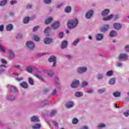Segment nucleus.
<instances>
[{
    "mask_svg": "<svg viewBox=\"0 0 129 129\" xmlns=\"http://www.w3.org/2000/svg\"><path fill=\"white\" fill-rule=\"evenodd\" d=\"M113 74V72H112V71H109L108 72H107L106 73V75L107 76H111V75H112V74Z\"/></svg>",
    "mask_w": 129,
    "mask_h": 129,
    "instance_id": "obj_34",
    "label": "nucleus"
},
{
    "mask_svg": "<svg viewBox=\"0 0 129 129\" xmlns=\"http://www.w3.org/2000/svg\"><path fill=\"white\" fill-rule=\"evenodd\" d=\"M29 83L31 84V85H34V81L33 80V79L31 78H29L28 79Z\"/></svg>",
    "mask_w": 129,
    "mask_h": 129,
    "instance_id": "obj_31",
    "label": "nucleus"
},
{
    "mask_svg": "<svg viewBox=\"0 0 129 129\" xmlns=\"http://www.w3.org/2000/svg\"><path fill=\"white\" fill-rule=\"evenodd\" d=\"M122 64L120 63H118L117 64V67H120V66H122Z\"/></svg>",
    "mask_w": 129,
    "mask_h": 129,
    "instance_id": "obj_63",
    "label": "nucleus"
},
{
    "mask_svg": "<svg viewBox=\"0 0 129 129\" xmlns=\"http://www.w3.org/2000/svg\"><path fill=\"white\" fill-rule=\"evenodd\" d=\"M52 21H53V19L51 17H50L49 18L47 19L46 20H45V24L46 25H48V24H50L51 23V22H52Z\"/></svg>",
    "mask_w": 129,
    "mask_h": 129,
    "instance_id": "obj_27",
    "label": "nucleus"
},
{
    "mask_svg": "<svg viewBox=\"0 0 129 129\" xmlns=\"http://www.w3.org/2000/svg\"><path fill=\"white\" fill-rule=\"evenodd\" d=\"M72 122H73V124H76V123H77V122H78V119L76 118H75L73 119Z\"/></svg>",
    "mask_w": 129,
    "mask_h": 129,
    "instance_id": "obj_37",
    "label": "nucleus"
},
{
    "mask_svg": "<svg viewBox=\"0 0 129 129\" xmlns=\"http://www.w3.org/2000/svg\"><path fill=\"white\" fill-rule=\"evenodd\" d=\"M123 114L124 115H125V116H127L128 115H129V110H127L126 111L124 112Z\"/></svg>",
    "mask_w": 129,
    "mask_h": 129,
    "instance_id": "obj_43",
    "label": "nucleus"
},
{
    "mask_svg": "<svg viewBox=\"0 0 129 129\" xmlns=\"http://www.w3.org/2000/svg\"><path fill=\"white\" fill-rule=\"evenodd\" d=\"M43 72H44V73H47L49 76H53V75H54V73H53L52 71L43 70Z\"/></svg>",
    "mask_w": 129,
    "mask_h": 129,
    "instance_id": "obj_9",
    "label": "nucleus"
},
{
    "mask_svg": "<svg viewBox=\"0 0 129 129\" xmlns=\"http://www.w3.org/2000/svg\"><path fill=\"white\" fill-rule=\"evenodd\" d=\"M48 61L50 62V63L53 62V66L55 67V65L56 64V57L53 55L50 56L48 59Z\"/></svg>",
    "mask_w": 129,
    "mask_h": 129,
    "instance_id": "obj_5",
    "label": "nucleus"
},
{
    "mask_svg": "<svg viewBox=\"0 0 129 129\" xmlns=\"http://www.w3.org/2000/svg\"><path fill=\"white\" fill-rule=\"evenodd\" d=\"M27 9H32V5H27Z\"/></svg>",
    "mask_w": 129,
    "mask_h": 129,
    "instance_id": "obj_59",
    "label": "nucleus"
},
{
    "mask_svg": "<svg viewBox=\"0 0 129 129\" xmlns=\"http://www.w3.org/2000/svg\"><path fill=\"white\" fill-rule=\"evenodd\" d=\"M53 123L54 124V125H55V126H58V123H57V122L53 121Z\"/></svg>",
    "mask_w": 129,
    "mask_h": 129,
    "instance_id": "obj_58",
    "label": "nucleus"
},
{
    "mask_svg": "<svg viewBox=\"0 0 129 129\" xmlns=\"http://www.w3.org/2000/svg\"><path fill=\"white\" fill-rule=\"evenodd\" d=\"M83 84V86H86L87 85H88V83H87V82H83L82 83Z\"/></svg>",
    "mask_w": 129,
    "mask_h": 129,
    "instance_id": "obj_53",
    "label": "nucleus"
},
{
    "mask_svg": "<svg viewBox=\"0 0 129 129\" xmlns=\"http://www.w3.org/2000/svg\"><path fill=\"white\" fill-rule=\"evenodd\" d=\"M80 129H88V128L86 126H84L83 127L80 128Z\"/></svg>",
    "mask_w": 129,
    "mask_h": 129,
    "instance_id": "obj_62",
    "label": "nucleus"
},
{
    "mask_svg": "<svg viewBox=\"0 0 129 129\" xmlns=\"http://www.w3.org/2000/svg\"><path fill=\"white\" fill-rule=\"evenodd\" d=\"M0 50L2 52L6 53V49L3 47V46L0 45Z\"/></svg>",
    "mask_w": 129,
    "mask_h": 129,
    "instance_id": "obj_40",
    "label": "nucleus"
},
{
    "mask_svg": "<svg viewBox=\"0 0 129 129\" xmlns=\"http://www.w3.org/2000/svg\"><path fill=\"white\" fill-rule=\"evenodd\" d=\"M57 112V111L55 110H53L50 113V116H54L55 114H56V113Z\"/></svg>",
    "mask_w": 129,
    "mask_h": 129,
    "instance_id": "obj_35",
    "label": "nucleus"
},
{
    "mask_svg": "<svg viewBox=\"0 0 129 129\" xmlns=\"http://www.w3.org/2000/svg\"><path fill=\"white\" fill-rule=\"evenodd\" d=\"M92 15H93V12L92 11H89L86 14L85 17L86 19H90L92 17Z\"/></svg>",
    "mask_w": 129,
    "mask_h": 129,
    "instance_id": "obj_8",
    "label": "nucleus"
},
{
    "mask_svg": "<svg viewBox=\"0 0 129 129\" xmlns=\"http://www.w3.org/2000/svg\"><path fill=\"white\" fill-rule=\"evenodd\" d=\"M8 3V0H3L0 3V6H5Z\"/></svg>",
    "mask_w": 129,
    "mask_h": 129,
    "instance_id": "obj_32",
    "label": "nucleus"
},
{
    "mask_svg": "<svg viewBox=\"0 0 129 129\" xmlns=\"http://www.w3.org/2000/svg\"><path fill=\"white\" fill-rule=\"evenodd\" d=\"M9 53H10V57L11 59H14V52H13V51H12V50H10L9 51Z\"/></svg>",
    "mask_w": 129,
    "mask_h": 129,
    "instance_id": "obj_33",
    "label": "nucleus"
},
{
    "mask_svg": "<svg viewBox=\"0 0 129 129\" xmlns=\"http://www.w3.org/2000/svg\"><path fill=\"white\" fill-rule=\"evenodd\" d=\"M10 89L12 92H17V88H16V87H11Z\"/></svg>",
    "mask_w": 129,
    "mask_h": 129,
    "instance_id": "obj_38",
    "label": "nucleus"
},
{
    "mask_svg": "<svg viewBox=\"0 0 129 129\" xmlns=\"http://www.w3.org/2000/svg\"><path fill=\"white\" fill-rule=\"evenodd\" d=\"M64 11L66 13H70L71 12V8L70 6H68L64 9Z\"/></svg>",
    "mask_w": 129,
    "mask_h": 129,
    "instance_id": "obj_28",
    "label": "nucleus"
},
{
    "mask_svg": "<svg viewBox=\"0 0 129 129\" xmlns=\"http://www.w3.org/2000/svg\"><path fill=\"white\" fill-rule=\"evenodd\" d=\"M20 86H21V87H22L23 88L27 89L28 88V84H27L26 82H22L20 84Z\"/></svg>",
    "mask_w": 129,
    "mask_h": 129,
    "instance_id": "obj_18",
    "label": "nucleus"
},
{
    "mask_svg": "<svg viewBox=\"0 0 129 129\" xmlns=\"http://www.w3.org/2000/svg\"><path fill=\"white\" fill-rule=\"evenodd\" d=\"M75 96L76 97H81V96H83V93L82 92H77L75 93Z\"/></svg>",
    "mask_w": 129,
    "mask_h": 129,
    "instance_id": "obj_21",
    "label": "nucleus"
},
{
    "mask_svg": "<svg viewBox=\"0 0 129 129\" xmlns=\"http://www.w3.org/2000/svg\"><path fill=\"white\" fill-rule=\"evenodd\" d=\"M113 28L115 30H120L122 28V25L120 23H115L113 25Z\"/></svg>",
    "mask_w": 129,
    "mask_h": 129,
    "instance_id": "obj_4",
    "label": "nucleus"
},
{
    "mask_svg": "<svg viewBox=\"0 0 129 129\" xmlns=\"http://www.w3.org/2000/svg\"><path fill=\"white\" fill-rule=\"evenodd\" d=\"M33 39H34V40L36 41V42H38V41H40V38H39V37L36 35L34 36Z\"/></svg>",
    "mask_w": 129,
    "mask_h": 129,
    "instance_id": "obj_36",
    "label": "nucleus"
},
{
    "mask_svg": "<svg viewBox=\"0 0 129 129\" xmlns=\"http://www.w3.org/2000/svg\"><path fill=\"white\" fill-rule=\"evenodd\" d=\"M52 28L53 30L58 29V28H59V22H54L52 25Z\"/></svg>",
    "mask_w": 129,
    "mask_h": 129,
    "instance_id": "obj_12",
    "label": "nucleus"
},
{
    "mask_svg": "<svg viewBox=\"0 0 129 129\" xmlns=\"http://www.w3.org/2000/svg\"><path fill=\"white\" fill-rule=\"evenodd\" d=\"M11 5H15V4H17V1H12L10 2Z\"/></svg>",
    "mask_w": 129,
    "mask_h": 129,
    "instance_id": "obj_54",
    "label": "nucleus"
},
{
    "mask_svg": "<svg viewBox=\"0 0 129 129\" xmlns=\"http://www.w3.org/2000/svg\"><path fill=\"white\" fill-rule=\"evenodd\" d=\"M116 35V32H115L114 30H111L110 32V37H115Z\"/></svg>",
    "mask_w": 129,
    "mask_h": 129,
    "instance_id": "obj_23",
    "label": "nucleus"
},
{
    "mask_svg": "<svg viewBox=\"0 0 129 129\" xmlns=\"http://www.w3.org/2000/svg\"><path fill=\"white\" fill-rule=\"evenodd\" d=\"M30 21V17H26L23 20V23L24 24H28Z\"/></svg>",
    "mask_w": 129,
    "mask_h": 129,
    "instance_id": "obj_29",
    "label": "nucleus"
},
{
    "mask_svg": "<svg viewBox=\"0 0 129 129\" xmlns=\"http://www.w3.org/2000/svg\"><path fill=\"white\" fill-rule=\"evenodd\" d=\"M52 41L53 39L49 37L45 38L44 40V43H45L46 45H47L48 44H50V43H52Z\"/></svg>",
    "mask_w": 129,
    "mask_h": 129,
    "instance_id": "obj_11",
    "label": "nucleus"
},
{
    "mask_svg": "<svg viewBox=\"0 0 129 129\" xmlns=\"http://www.w3.org/2000/svg\"><path fill=\"white\" fill-rule=\"evenodd\" d=\"M125 50L126 52H129V45H127L125 46Z\"/></svg>",
    "mask_w": 129,
    "mask_h": 129,
    "instance_id": "obj_47",
    "label": "nucleus"
},
{
    "mask_svg": "<svg viewBox=\"0 0 129 129\" xmlns=\"http://www.w3.org/2000/svg\"><path fill=\"white\" fill-rule=\"evenodd\" d=\"M36 76L37 78H38L39 79H42V76L38 74H36Z\"/></svg>",
    "mask_w": 129,
    "mask_h": 129,
    "instance_id": "obj_52",
    "label": "nucleus"
},
{
    "mask_svg": "<svg viewBox=\"0 0 129 129\" xmlns=\"http://www.w3.org/2000/svg\"><path fill=\"white\" fill-rule=\"evenodd\" d=\"M74 104H73V102H69L66 105V107L67 108H70L71 107H73Z\"/></svg>",
    "mask_w": 129,
    "mask_h": 129,
    "instance_id": "obj_17",
    "label": "nucleus"
},
{
    "mask_svg": "<svg viewBox=\"0 0 129 129\" xmlns=\"http://www.w3.org/2000/svg\"><path fill=\"white\" fill-rule=\"evenodd\" d=\"M78 42H79V39H77L73 42V45H74V46H76L77 44H78Z\"/></svg>",
    "mask_w": 129,
    "mask_h": 129,
    "instance_id": "obj_42",
    "label": "nucleus"
},
{
    "mask_svg": "<svg viewBox=\"0 0 129 129\" xmlns=\"http://www.w3.org/2000/svg\"><path fill=\"white\" fill-rule=\"evenodd\" d=\"M109 84L111 85H113V84H114L115 83V79H111L109 81Z\"/></svg>",
    "mask_w": 129,
    "mask_h": 129,
    "instance_id": "obj_30",
    "label": "nucleus"
},
{
    "mask_svg": "<svg viewBox=\"0 0 129 129\" xmlns=\"http://www.w3.org/2000/svg\"><path fill=\"white\" fill-rule=\"evenodd\" d=\"M79 81H74L71 85L72 88H77L79 86Z\"/></svg>",
    "mask_w": 129,
    "mask_h": 129,
    "instance_id": "obj_3",
    "label": "nucleus"
},
{
    "mask_svg": "<svg viewBox=\"0 0 129 129\" xmlns=\"http://www.w3.org/2000/svg\"><path fill=\"white\" fill-rule=\"evenodd\" d=\"M32 128L33 129H39L41 128V124H36L32 126Z\"/></svg>",
    "mask_w": 129,
    "mask_h": 129,
    "instance_id": "obj_25",
    "label": "nucleus"
},
{
    "mask_svg": "<svg viewBox=\"0 0 129 129\" xmlns=\"http://www.w3.org/2000/svg\"><path fill=\"white\" fill-rule=\"evenodd\" d=\"M77 25H78V20L76 19L68 22V28L71 30L77 27Z\"/></svg>",
    "mask_w": 129,
    "mask_h": 129,
    "instance_id": "obj_1",
    "label": "nucleus"
},
{
    "mask_svg": "<svg viewBox=\"0 0 129 129\" xmlns=\"http://www.w3.org/2000/svg\"><path fill=\"white\" fill-rule=\"evenodd\" d=\"M22 37H23V36H22V35H21V34H18L16 36V38L17 39H21V38H22Z\"/></svg>",
    "mask_w": 129,
    "mask_h": 129,
    "instance_id": "obj_51",
    "label": "nucleus"
},
{
    "mask_svg": "<svg viewBox=\"0 0 129 129\" xmlns=\"http://www.w3.org/2000/svg\"><path fill=\"white\" fill-rule=\"evenodd\" d=\"M125 58H127V55L125 53H121L118 56L119 61H121V59H125Z\"/></svg>",
    "mask_w": 129,
    "mask_h": 129,
    "instance_id": "obj_6",
    "label": "nucleus"
},
{
    "mask_svg": "<svg viewBox=\"0 0 129 129\" xmlns=\"http://www.w3.org/2000/svg\"><path fill=\"white\" fill-rule=\"evenodd\" d=\"M112 18H113V15H110L107 17L103 18V21H109V20H111Z\"/></svg>",
    "mask_w": 129,
    "mask_h": 129,
    "instance_id": "obj_24",
    "label": "nucleus"
},
{
    "mask_svg": "<svg viewBox=\"0 0 129 129\" xmlns=\"http://www.w3.org/2000/svg\"><path fill=\"white\" fill-rule=\"evenodd\" d=\"M63 36H64V33H63V32H60L59 33V37L60 38H62V37H63Z\"/></svg>",
    "mask_w": 129,
    "mask_h": 129,
    "instance_id": "obj_56",
    "label": "nucleus"
},
{
    "mask_svg": "<svg viewBox=\"0 0 129 129\" xmlns=\"http://www.w3.org/2000/svg\"><path fill=\"white\" fill-rule=\"evenodd\" d=\"M39 28H40V27H39V26H36L34 27L33 29V32H36V31H37L38 30V29H39Z\"/></svg>",
    "mask_w": 129,
    "mask_h": 129,
    "instance_id": "obj_45",
    "label": "nucleus"
},
{
    "mask_svg": "<svg viewBox=\"0 0 129 129\" xmlns=\"http://www.w3.org/2000/svg\"><path fill=\"white\" fill-rule=\"evenodd\" d=\"M35 69V67H29L26 68V71L28 72V73H31L32 71H33Z\"/></svg>",
    "mask_w": 129,
    "mask_h": 129,
    "instance_id": "obj_20",
    "label": "nucleus"
},
{
    "mask_svg": "<svg viewBox=\"0 0 129 129\" xmlns=\"http://www.w3.org/2000/svg\"><path fill=\"white\" fill-rule=\"evenodd\" d=\"M109 28V26L108 24L104 25V27L102 28L100 30L101 32H106L107 29Z\"/></svg>",
    "mask_w": 129,
    "mask_h": 129,
    "instance_id": "obj_15",
    "label": "nucleus"
},
{
    "mask_svg": "<svg viewBox=\"0 0 129 129\" xmlns=\"http://www.w3.org/2000/svg\"><path fill=\"white\" fill-rule=\"evenodd\" d=\"M14 29V27L12 24H8L6 27V29L7 31H11V30H13Z\"/></svg>",
    "mask_w": 129,
    "mask_h": 129,
    "instance_id": "obj_22",
    "label": "nucleus"
},
{
    "mask_svg": "<svg viewBox=\"0 0 129 129\" xmlns=\"http://www.w3.org/2000/svg\"><path fill=\"white\" fill-rule=\"evenodd\" d=\"M51 30V28L50 27H47L46 28H45L44 30V33H45V34L48 33V32H49V31Z\"/></svg>",
    "mask_w": 129,
    "mask_h": 129,
    "instance_id": "obj_39",
    "label": "nucleus"
},
{
    "mask_svg": "<svg viewBox=\"0 0 129 129\" xmlns=\"http://www.w3.org/2000/svg\"><path fill=\"white\" fill-rule=\"evenodd\" d=\"M87 71V68H79L77 69V72L80 74H81V73H83L84 72H86Z\"/></svg>",
    "mask_w": 129,
    "mask_h": 129,
    "instance_id": "obj_7",
    "label": "nucleus"
},
{
    "mask_svg": "<svg viewBox=\"0 0 129 129\" xmlns=\"http://www.w3.org/2000/svg\"><path fill=\"white\" fill-rule=\"evenodd\" d=\"M108 14H109V10L105 9L102 12V16L103 17H106Z\"/></svg>",
    "mask_w": 129,
    "mask_h": 129,
    "instance_id": "obj_13",
    "label": "nucleus"
},
{
    "mask_svg": "<svg viewBox=\"0 0 129 129\" xmlns=\"http://www.w3.org/2000/svg\"><path fill=\"white\" fill-rule=\"evenodd\" d=\"M1 62L2 64H7V61L4 59H1Z\"/></svg>",
    "mask_w": 129,
    "mask_h": 129,
    "instance_id": "obj_49",
    "label": "nucleus"
},
{
    "mask_svg": "<svg viewBox=\"0 0 129 129\" xmlns=\"http://www.w3.org/2000/svg\"><path fill=\"white\" fill-rule=\"evenodd\" d=\"M7 67L5 64H1L0 65V74L1 73H4L5 71H6V69H3V68H6Z\"/></svg>",
    "mask_w": 129,
    "mask_h": 129,
    "instance_id": "obj_16",
    "label": "nucleus"
},
{
    "mask_svg": "<svg viewBox=\"0 0 129 129\" xmlns=\"http://www.w3.org/2000/svg\"><path fill=\"white\" fill-rule=\"evenodd\" d=\"M16 80H17V81H22V80H23V77H17L16 78Z\"/></svg>",
    "mask_w": 129,
    "mask_h": 129,
    "instance_id": "obj_46",
    "label": "nucleus"
},
{
    "mask_svg": "<svg viewBox=\"0 0 129 129\" xmlns=\"http://www.w3.org/2000/svg\"><path fill=\"white\" fill-rule=\"evenodd\" d=\"M105 92V89H102L98 90L99 93H103V92Z\"/></svg>",
    "mask_w": 129,
    "mask_h": 129,
    "instance_id": "obj_44",
    "label": "nucleus"
},
{
    "mask_svg": "<svg viewBox=\"0 0 129 129\" xmlns=\"http://www.w3.org/2000/svg\"><path fill=\"white\" fill-rule=\"evenodd\" d=\"M31 121L33 122H37L38 121H40V119H39V116L38 115L33 116L31 118Z\"/></svg>",
    "mask_w": 129,
    "mask_h": 129,
    "instance_id": "obj_10",
    "label": "nucleus"
},
{
    "mask_svg": "<svg viewBox=\"0 0 129 129\" xmlns=\"http://www.w3.org/2000/svg\"><path fill=\"white\" fill-rule=\"evenodd\" d=\"M14 68H20V65H19V64L14 65Z\"/></svg>",
    "mask_w": 129,
    "mask_h": 129,
    "instance_id": "obj_61",
    "label": "nucleus"
},
{
    "mask_svg": "<svg viewBox=\"0 0 129 129\" xmlns=\"http://www.w3.org/2000/svg\"><path fill=\"white\" fill-rule=\"evenodd\" d=\"M113 95L114 97H119L120 96V92H115L113 93Z\"/></svg>",
    "mask_w": 129,
    "mask_h": 129,
    "instance_id": "obj_26",
    "label": "nucleus"
},
{
    "mask_svg": "<svg viewBox=\"0 0 129 129\" xmlns=\"http://www.w3.org/2000/svg\"><path fill=\"white\" fill-rule=\"evenodd\" d=\"M4 31V25L0 26V32H3Z\"/></svg>",
    "mask_w": 129,
    "mask_h": 129,
    "instance_id": "obj_55",
    "label": "nucleus"
},
{
    "mask_svg": "<svg viewBox=\"0 0 129 129\" xmlns=\"http://www.w3.org/2000/svg\"><path fill=\"white\" fill-rule=\"evenodd\" d=\"M26 46L29 48L30 50H33L35 48V44L32 41H27L26 44Z\"/></svg>",
    "mask_w": 129,
    "mask_h": 129,
    "instance_id": "obj_2",
    "label": "nucleus"
},
{
    "mask_svg": "<svg viewBox=\"0 0 129 129\" xmlns=\"http://www.w3.org/2000/svg\"><path fill=\"white\" fill-rule=\"evenodd\" d=\"M68 44V42L66 41H63L61 42V49H65L66 47H67V45Z\"/></svg>",
    "mask_w": 129,
    "mask_h": 129,
    "instance_id": "obj_14",
    "label": "nucleus"
},
{
    "mask_svg": "<svg viewBox=\"0 0 129 129\" xmlns=\"http://www.w3.org/2000/svg\"><path fill=\"white\" fill-rule=\"evenodd\" d=\"M43 1L45 4H50L51 2H52L51 0H43Z\"/></svg>",
    "mask_w": 129,
    "mask_h": 129,
    "instance_id": "obj_50",
    "label": "nucleus"
},
{
    "mask_svg": "<svg viewBox=\"0 0 129 129\" xmlns=\"http://www.w3.org/2000/svg\"><path fill=\"white\" fill-rule=\"evenodd\" d=\"M49 103H51V102H50V101H49L48 100H46L45 102H44L43 104V105H47V104H49Z\"/></svg>",
    "mask_w": 129,
    "mask_h": 129,
    "instance_id": "obj_48",
    "label": "nucleus"
},
{
    "mask_svg": "<svg viewBox=\"0 0 129 129\" xmlns=\"http://www.w3.org/2000/svg\"><path fill=\"white\" fill-rule=\"evenodd\" d=\"M14 98H15V97H14L13 96L10 95V99H14Z\"/></svg>",
    "mask_w": 129,
    "mask_h": 129,
    "instance_id": "obj_64",
    "label": "nucleus"
},
{
    "mask_svg": "<svg viewBox=\"0 0 129 129\" xmlns=\"http://www.w3.org/2000/svg\"><path fill=\"white\" fill-rule=\"evenodd\" d=\"M104 126H105V124L103 123H100L98 125V127L99 128H102V127H104Z\"/></svg>",
    "mask_w": 129,
    "mask_h": 129,
    "instance_id": "obj_41",
    "label": "nucleus"
},
{
    "mask_svg": "<svg viewBox=\"0 0 129 129\" xmlns=\"http://www.w3.org/2000/svg\"><path fill=\"white\" fill-rule=\"evenodd\" d=\"M96 38L98 41H100L103 38V35L101 34H98L96 35Z\"/></svg>",
    "mask_w": 129,
    "mask_h": 129,
    "instance_id": "obj_19",
    "label": "nucleus"
},
{
    "mask_svg": "<svg viewBox=\"0 0 129 129\" xmlns=\"http://www.w3.org/2000/svg\"><path fill=\"white\" fill-rule=\"evenodd\" d=\"M57 91H56V90H54L52 92V95H55V94H56Z\"/></svg>",
    "mask_w": 129,
    "mask_h": 129,
    "instance_id": "obj_60",
    "label": "nucleus"
},
{
    "mask_svg": "<svg viewBox=\"0 0 129 129\" xmlns=\"http://www.w3.org/2000/svg\"><path fill=\"white\" fill-rule=\"evenodd\" d=\"M103 76L102 75H100L99 77H98V79L99 80H100V79H102Z\"/></svg>",
    "mask_w": 129,
    "mask_h": 129,
    "instance_id": "obj_57",
    "label": "nucleus"
}]
</instances>
